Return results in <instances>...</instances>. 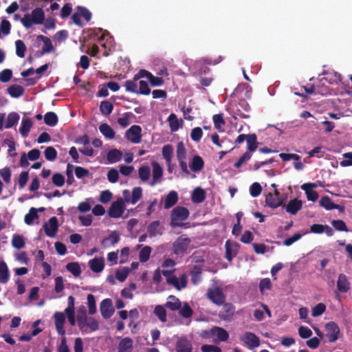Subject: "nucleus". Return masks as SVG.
<instances>
[{"mask_svg":"<svg viewBox=\"0 0 352 352\" xmlns=\"http://www.w3.org/2000/svg\"><path fill=\"white\" fill-rule=\"evenodd\" d=\"M87 303L89 307V314H94L96 312V306L95 297L93 294H89L87 295Z\"/></svg>","mask_w":352,"mask_h":352,"instance_id":"nucleus-56","label":"nucleus"},{"mask_svg":"<svg viewBox=\"0 0 352 352\" xmlns=\"http://www.w3.org/2000/svg\"><path fill=\"white\" fill-rule=\"evenodd\" d=\"M251 157L252 154L250 152H245L234 164V166L236 168H239L243 164L246 163L251 158Z\"/></svg>","mask_w":352,"mask_h":352,"instance_id":"nucleus-58","label":"nucleus"},{"mask_svg":"<svg viewBox=\"0 0 352 352\" xmlns=\"http://www.w3.org/2000/svg\"><path fill=\"white\" fill-rule=\"evenodd\" d=\"M138 176L143 182L149 179L151 176V169L148 166H142L138 169Z\"/></svg>","mask_w":352,"mask_h":352,"instance_id":"nucleus-41","label":"nucleus"},{"mask_svg":"<svg viewBox=\"0 0 352 352\" xmlns=\"http://www.w3.org/2000/svg\"><path fill=\"white\" fill-rule=\"evenodd\" d=\"M190 239L184 236L178 237L173 244V252L177 255L183 254L188 249Z\"/></svg>","mask_w":352,"mask_h":352,"instance_id":"nucleus-5","label":"nucleus"},{"mask_svg":"<svg viewBox=\"0 0 352 352\" xmlns=\"http://www.w3.org/2000/svg\"><path fill=\"white\" fill-rule=\"evenodd\" d=\"M206 296L210 300L219 306L223 305L226 301V296L219 287L209 288L207 291Z\"/></svg>","mask_w":352,"mask_h":352,"instance_id":"nucleus-3","label":"nucleus"},{"mask_svg":"<svg viewBox=\"0 0 352 352\" xmlns=\"http://www.w3.org/2000/svg\"><path fill=\"white\" fill-rule=\"evenodd\" d=\"M173 149L171 145L166 144L162 148V156L167 163H170L173 157Z\"/></svg>","mask_w":352,"mask_h":352,"instance_id":"nucleus-49","label":"nucleus"},{"mask_svg":"<svg viewBox=\"0 0 352 352\" xmlns=\"http://www.w3.org/2000/svg\"><path fill=\"white\" fill-rule=\"evenodd\" d=\"M188 210L182 206H177L171 212L170 226L172 228L182 227L184 223L180 221L187 219L189 217Z\"/></svg>","mask_w":352,"mask_h":352,"instance_id":"nucleus-2","label":"nucleus"},{"mask_svg":"<svg viewBox=\"0 0 352 352\" xmlns=\"http://www.w3.org/2000/svg\"><path fill=\"white\" fill-rule=\"evenodd\" d=\"M320 206L327 210H331L334 209V208H338L336 204L333 203L331 198L329 196H324L321 197L320 201Z\"/></svg>","mask_w":352,"mask_h":352,"instance_id":"nucleus-43","label":"nucleus"},{"mask_svg":"<svg viewBox=\"0 0 352 352\" xmlns=\"http://www.w3.org/2000/svg\"><path fill=\"white\" fill-rule=\"evenodd\" d=\"M52 180V183L58 187L63 186L65 182V177L62 174L58 173H54L53 175Z\"/></svg>","mask_w":352,"mask_h":352,"instance_id":"nucleus-57","label":"nucleus"},{"mask_svg":"<svg viewBox=\"0 0 352 352\" xmlns=\"http://www.w3.org/2000/svg\"><path fill=\"white\" fill-rule=\"evenodd\" d=\"M326 336L329 342H335L338 338L340 330L338 325L334 322H329L325 324Z\"/></svg>","mask_w":352,"mask_h":352,"instance_id":"nucleus-6","label":"nucleus"},{"mask_svg":"<svg viewBox=\"0 0 352 352\" xmlns=\"http://www.w3.org/2000/svg\"><path fill=\"white\" fill-rule=\"evenodd\" d=\"M113 104L109 100L102 101L100 105V111L104 116H109L112 113Z\"/></svg>","mask_w":352,"mask_h":352,"instance_id":"nucleus-39","label":"nucleus"},{"mask_svg":"<svg viewBox=\"0 0 352 352\" xmlns=\"http://www.w3.org/2000/svg\"><path fill=\"white\" fill-rule=\"evenodd\" d=\"M247 149L250 153L256 150L258 147L257 136L255 133L248 134L246 139Z\"/></svg>","mask_w":352,"mask_h":352,"instance_id":"nucleus-31","label":"nucleus"},{"mask_svg":"<svg viewBox=\"0 0 352 352\" xmlns=\"http://www.w3.org/2000/svg\"><path fill=\"white\" fill-rule=\"evenodd\" d=\"M15 46L16 55L20 58H23L27 49L24 42L19 39L15 41Z\"/></svg>","mask_w":352,"mask_h":352,"instance_id":"nucleus-50","label":"nucleus"},{"mask_svg":"<svg viewBox=\"0 0 352 352\" xmlns=\"http://www.w3.org/2000/svg\"><path fill=\"white\" fill-rule=\"evenodd\" d=\"M176 153L177 160H186V150L182 142L177 144Z\"/></svg>","mask_w":352,"mask_h":352,"instance_id":"nucleus-52","label":"nucleus"},{"mask_svg":"<svg viewBox=\"0 0 352 352\" xmlns=\"http://www.w3.org/2000/svg\"><path fill=\"white\" fill-rule=\"evenodd\" d=\"M12 245L17 250L24 248L25 243L23 237L18 234L14 235L12 240Z\"/></svg>","mask_w":352,"mask_h":352,"instance_id":"nucleus-51","label":"nucleus"},{"mask_svg":"<svg viewBox=\"0 0 352 352\" xmlns=\"http://www.w3.org/2000/svg\"><path fill=\"white\" fill-rule=\"evenodd\" d=\"M152 181L150 182L151 186H154L156 184L160 182L163 175V169L160 164L157 162H153L152 164Z\"/></svg>","mask_w":352,"mask_h":352,"instance_id":"nucleus-13","label":"nucleus"},{"mask_svg":"<svg viewBox=\"0 0 352 352\" xmlns=\"http://www.w3.org/2000/svg\"><path fill=\"white\" fill-rule=\"evenodd\" d=\"M266 206L272 208H276L279 206H285L284 199L274 196L272 192H269L265 196Z\"/></svg>","mask_w":352,"mask_h":352,"instance_id":"nucleus-18","label":"nucleus"},{"mask_svg":"<svg viewBox=\"0 0 352 352\" xmlns=\"http://www.w3.org/2000/svg\"><path fill=\"white\" fill-rule=\"evenodd\" d=\"M178 311L179 315L184 318H190L193 314L192 309L187 302H183L180 309Z\"/></svg>","mask_w":352,"mask_h":352,"instance_id":"nucleus-46","label":"nucleus"},{"mask_svg":"<svg viewBox=\"0 0 352 352\" xmlns=\"http://www.w3.org/2000/svg\"><path fill=\"white\" fill-rule=\"evenodd\" d=\"M142 197V189L141 187H135L132 190L130 203L135 204Z\"/></svg>","mask_w":352,"mask_h":352,"instance_id":"nucleus-48","label":"nucleus"},{"mask_svg":"<svg viewBox=\"0 0 352 352\" xmlns=\"http://www.w3.org/2000/svg\"><path fill=\"white\" fill-rule=\"evenodd\" d=\"M206 199V192L201 187H197L191 195L192 201L195 204L202 203Z\"/></svg>","mask_w":352,"mask_h":352,"instance_id":"nucleus-25","label":"nucleus"},{"mask_svg":"<svg viewBox=\"0 0 352 352\" xmlns=\"http://www.w3.org/2000/svg\"><path fill=\"white\" fill-rule=\"evenodd\" d=\"M222 305L223 307L219 314V316L223 320H230L234 314L235 307L230 302H224Z\"/></svg>","mask_w":352,"mask_h":352,"instance_id":"nucleus-12","label":"nucleus"},{"mask_svg":"<svg viewBox=\"0 0 352 352\" xmlns=\"http://www.w3.org/2000/svg\"><path fill=\"white\" fill-rule=\"evenodd\" d=\"M326 310V305L322 302L317 304L312 309L311 315L314 317L321 316Z\"/></svg>","mask_w":352,"mask_h":352,"instance_id":"nucleus-60","label":"nucleus"},{"mask_svg":"<svg viewBox=\"0 0 352 352\" xmlns=\"http://www.w3.org/2000/svg\"><path fill=\"white\" fill-rule=\"evenodd\" d=\"M204 162L203 159L200 156L195 155L192 157L190 167L193 172H198L204 168Z\"/></svg>","mask_w":352,"mask_h":352,"instance_id":"nucleus-35","label":"nucleus"},{"mask_svg":"<svg viewBox=\"0 0 352 352\" xmlns=\"http://www.w3.org/2000/svg\"><path fill=\"white\" fill-rule=\"evenodd\" d=\"M20 118L19 115L16 112H12L8 114L5 127L10 129L17 124Z\"/></svg>","mask_w":352,"mask_h":352,"instance_id":"nucleus-42","label":"nucleus"},{"mask_svg":"<svg viewBox=\"0 0 352 352\" xmlns=\"http://www.w3.org/2000/svg\"><path fill=\"white\" fill-rule=\"evenodd\" d=\"M45 21V12L41 8H36L31 14H25L21 19L25 28H30L33 24H42Z\"/></svg>","mask_w":352,"mask_h":352,"instance_id":"nucleus-1","label":"nucleus"},{"mask_svg":"<svg viewBox=\"0 0 352 352\" xmlns=\"http://www.w3.org/2000/svg\"><path fill=\"white\" fill-rule=\"evenodd\" d=\"M202 352H222L220 347L212 344H204L201 346Z\"/></svg>","mask_w":352,"mask_h":352,"instance_id":"nucleus-64","label":"nucleus"},{"mask_svg":"<svg viewBox=\"0 0 352 352\" xmlns=\"http://www.w3.org/2000/svg\"><path fill=\"white\" fill-rule=\"evenodd\" d=\"M175 350L177 352H192V346L186 337H181L176 342Z\"/></svg>","mask_w":352,"mask_h":352,"instance_id":"nucleus-15","label":"nucleus"},{"mask_svg":"<svg viewBox=\"0 0 352 352\" xmlns=\"http://www.w3.org/2000/svg\"><path fill=\"white\" fill-rule=\"evenodd\" d=\"M302 208V201L298 199H294L289 201L285 206L287 212L295 215Z\"/></svg>","mask_w":352,"mask_h":352,"instance_id":"nucleus-19","label":"nucleus"},{"mask_svg":"<svg viewBox=\"0 0 352 352\" xmlns=\"http://www.w3.org/2000/svg\"><path fill=\"white\" fill-rule=\"evenodd\" d=\"M76 10L79 11L80 16H82L87 22L91 20L92 14L87 8L82 6H78Z\"/></svg>","mask_w":352,"mask_h":352,"instance_id":"nucleus-63","label":"nucleus"},{"mask_svg":"<svg viewBox=\"0 0 352 352\" xmlns=\"http://www.w3.org/2000/svg\"><path fill=\"white\" fill-rule=\"evenodd\" d=\"M337 288L338 290L342 293H346L350 289V283L345 274H340L338 276Z\"/></svg>","mask_w":352,"mask_h":352,"instance_id":"nucleus-22","label":"nucleus"},{"mask_svg":"<svg viewBox=\"0 0 352 352\" xmlns=\"http://www.w3.org/2000/svg\"><path fill=\"white\" fill-rule=\"evenodd\" d=\"M138 80H135L133 78V80H126L124 82V87L126 88V90L129 92L138 94Z\"/></svg>","mask_w":352,"mask_h":352,"instance_id":"nucleus-55","label":"nucleus"},{"mask_svg":"<svg viewBox=\"0 0 352 352\" xmlns=\"http://www.w3.org/2000/svg\"><path fill=\"white\" fill-rule=\"evenodd\" d=\"M133 116V113L131 112H126L125 113L122 117L119 118L118 119V123L122 126V127H126L129 125L130 122L129 119Z\"/></svg>","mask_w":352,"mask_h":352,"instance_id":"nucleus-61","label":"nucleus"},{"mask_svg":"<svg viewBox=\"0 0 352 352\" xmlns=\"http://www.w3.org/2000/svg\"><path fill=\"white\" fill-rule=\"evenodd\" d=\"M168 121L169 122V126L170 131L172 132L176 131L179 129V122L177 118V116L175 113H171L168 118Z\"/></svg>","mask_w":352,"mask_h":352,"instance_id":"nucleus-54","label":"nucleus"},{"mask_svg":"<svg viewBox=\"0 0 352 352\" xmlns=\"http://www.w3.org/2000/svg\"><path fill=\"white\" fill-rule=\"evenodd\" d=\"M166 283L174 286L177 290H181L187 286V277L184 274L179 278L173 275L170 278H166Z\"/></svg>","mask_w":352,"mask_h":352,"instance_id":"nucleus-11","label":"nucleus"},{"mask_svg":"<svg viewBox=\"0 0 352 352\" xmlns=\"http://www.w3.org/2000/svg\"><path fill=\"white\" fill-rule=\"evenodd\" d=\"M37 39L43 42V46L41 51V56L47 53H50L54 50L52 41L48 37L43 35H39L37 36Z\"/></svg>","mask_w":352,"mask_h":352,"instance_id":"nucleus-24","label":"nucleus"},{"mask_svg":"<svg viewBox=\"0 0 352 352\" xmlns=\"http://www.w3.org/2000/svg\"><path fill=\"white\" fill-rule=\"evenodd\" d=\"M8 93L10 95L12 98H19L24 94V89L22 86L19 85H10L8 89Z\"/></svg>","mask_w":352,"mask_h":352,"instance_id":"nucleus-32","label":"nucleus"},{"mask_svg":"<svg viewBox=\"0 0 352 352\" xmlns=\"http://www.w3.org/2000/svg\"><path fill=\"white\" fill-rule=\"evenodd\" d=\"M241 340L247 344L248 349H253L260 346V338L254 333L246 332Z\"/></svg>","mask_w":352,"mask_h":352,"instance_id":"nucleus-10","label":"nucleus"},{"mask_svg":"<svg viewBox=\"0 0 352 352\" xmlns=\"http://www.w3.org/2000/svg\"><path fill=\"white\" fill-rule=\"evenodd\" d=\"M178 199V194L176 191H170L164 198V208L165 209L170 208L177 204Z\"/></svg>","mask_w":352,"mask_h":352,"instance_id":"nucleus-23","label":"nucleus"},{"mask_svg":"<svg viewBox=\"0 0 352 352\" xmlns=\"http://www.w3.org/2000/svg\"><path fill=\"white\" fill-rule=\"evenodd\" d=\"M125 210V205L122 198H118L116 201H113L109 210L108 214L111 218H119L124 213Z\"/></svg>","mask_w":352,"mask_h":352,"instance_id":"nucleus-4","label":"nucleus"},{"mask_svg":"<svg viewBox=\"0 0 352 352\" xmlns=\"http://www.w3.org/2000/svg\"><path fill=\"white\" fill-rule=\"evenodd\" d=\"M133 349V341L130 338H123L118 346V352H131Z\"/></svg>","mask_w":352,"mask_h":352,"instance_id":"nucleus-29","label":"nucleus"},{"mask_svg":"<svg viewBox=\"0 0 352 352\" xmlns=\"http://www.w3.org/2000/svg\"><path fill=\"white\" fill-rule=\"evenodd\" d=\"M10 273L7 264L4 261L0 262V282L6 283L9 280Z\"/></svg>","mask_w":352,"mask_h":352,"instance_id":"nucleus-34","label":"nucleus"},{"mask_svg":"<svg viewBox=\"0 0 352 352\" xmlns=\"http://www.w3.org/2000/svg\"><path fill=\"white\" fill-rule=\"evenodd\" d=\"M261 191L262 187L259 183L254 182L250 186V192L252 197H258L261 193Z\"/></svg>","mask_w":352,"mask_h":352,"instance_id":"nucleus-62","label":"nucleus"},{"mask_svg":"<svg viewBox=\"0 0 352 352\" xmlns=\"http://www.w3.org/2000/svg\"><path fill=\"white\" fill-rule=\"evenodd\" d=\"M58 118L54 112L49 111L44 116V122L48 126H54L58 123Z\"/></svg>","mask_w":352,"mask_h":352,"instance_id":"nucleus-37","label":"nucleus"},{"mask_svg":"<svg viewBox=\"0 0 352 352\" xmlns=\"http://www.w3.org/2000/svg\"><path fill=\"white\" fill-rule=\"evenodd\" d=\"M316 187V185L314 183H306L301 186V188L305 192L309 201H315L318 199V192L313 190Z\"/></svg>","mask_w":352,"mask_h":352,"instance_id":"nucleus-16","label":"nucleus"},{"mask_svg":"<svg viewBox=\"0 0 352 352\" xmlns=\"http://www.w3.org/2000/svg\"><path fill=\"white\" fill-rule=\"evenodd\" d=\"M147 232L150 237L155 236L157 234H162V231L160 227V221H154L151 222L147 227Z\"/></svg>","mask_w":352,"mask_h":352,"instance_id":"nucleus-28","label":"nucleus"},{"mask_svg":"<svg viewBox=\"0 0 352 352\" xmlns=\"http://www.w3.org/2000/svg\"><path fill=\"white\" fill-rule=\"evenodd\" d=\"M32 126V122L31 119L28 118H23L21 126L19 128V132L23 138H25L28 135Z\"/></svg>","mask_w":352,"mask_h":352,"instance_id":"nucleus-30","label":"nucleus"},{"mask_svg":"<svg viewBox=\"0 0 352 352\" xmlns=\"http://www.w3.org/2000/svg\"><path fill=\"white\" fill-rule=\"evenodd\" d=\"M120 239V235L119 232L115 230L101 241V245L104 248L113 246L119 242Z\"/></svg>","mask_w":352,"mask_h":352,"instance_id":"nucleus-14","label":"nucleus"},{"mask_svg":"<svg viewBox=\"0 0 352 352\" xmlns=\"http://www.w3.org/2000/svg\"><path fill=\"white\" fill-rule=\"evenodd\" d=\"M239 245L236 243H230L229 241L226 242V254L225 258L231 261L232 258L236 255L239 250Z\"/></svg>","mask_w":352,"mask_h":352,"instance_id":"nucleus-20","label":"nucleus"},{"mask_svg":"<svg viewBox=\"0 0 352 352\" xmlns=\"http://www.w3.org/2000/svg\"><path fill=\"white\" fill-rule=\"evenodd\" d=\"M153 313L161 322H165L167 320V318H166L167 314H166V311L165 309L164 306H162V305L155 306Z\"/></svg>","mask_w":352,"mask_h":352,"instance_id":"nucleus-44","label":"nucleus"},{"mask_svg":"<svg viewBox=\"0 0 352 352\" xmlns=\"http://www.w3.org/2000/svg\"><path fill=\"white\" fill-rule=\"evenodd\" d=\"M89 265L94 272H101L104 267V260L102 258H94L89 261Z\"/></svg>","mask_w":352,"mask_h":352,"instance_id":"nucleus-26","label":"nucleus"},{"mask_svg":"<svg viewBox=\"0 0 352 352\" xmlns=\"http://www.w3.org/2000/svg\"><path fill=\"white\" fill-rule=\"evenodd\" d=\"M100 133L107 138L113 139L115 137V132L111 126L106 123L102 124L99 126Z\"/></svg>","mask_w":352,"mask_h":352,"instance_id":"nucleus-38","label":"nucleus"},{"mask_svg":"<svg viewBox=\"0 0 352 352\" xmlns=\"http://www.w3.org/2000/svg\"><path fill=\"white\" fill-rule=\"evenodd\" d=\"M141 131L140 126L133 125L126 131V138L132 143L138 144L141 141Z\"/></svg>","mask_w":352,"mask_h":352,"instance_id":"nucleus-7","label":"nucleus"},{"mask_svg":"<svg viewBox=\"0 0 352 352\" xmlns=\"http://www.w3.org/2000/svg\"><path fill=\"white\" fill-rule=\"evenodd\" d=\"M151 248L150 246H144L139 253V260L141 263L146 262L149 258L151 253Z\"/></svg>","mask_w":352,"mask_h":352,"instance_id":"nucleus-47","label":"nucleus"},{"mask_svg":"<svg viewBox=\"0 0 352 352\" xmlns=\"http://www.w3.org/2000/svg\"><path fill=\"white\" fill-rule=\"evenodd\" d=\"M54 320H55V326L58 333L62 336L65 334V331L64 329V324L65 321V317L63 313L62 312H56L54 315Z\"/></svg>","mask_w":352,"mask_h":352,"instance_id":"nucleus-17","label":"nucleus"},{"mask_svg":"<svg viewBox=\"0 0 352 352\" xmlns=\"http://www.w3.org/2000/svg\"><path fill=\"white\" fill-rule=\"evenodd\" d=\"M66 270L74 276H79L82 272L80 266L78 262H71L66 265Z\"/></svg>","mask_w":352,"mask_h":352,"instance_id":"nucleus-40","label":"nucleus"},{"mask_svg":"<svg viewBox=\"0 0 352 352\" xmlns=\"http://www.w3.org/2000/svg\"><path fill=\"white\" fill-rule=\"evenodd\" d=\"M43 227L47 236L54 237L58 230V219L56 217H52L48 223H45Z\"/></svg>","mask_w":352,"mask_h":352,"instance_id":"nucleus-8","label":"nucleus"},{"mask_svg":"<svg viewBox=\"0 0 352 352\" xmlns=\"http://www.w3.org/2000/svg\"><path fill=\"white\" fill-rule=\"evenodd\" d=\"M122 156V153L121 151L116 148L111 149L107 155V159L108 162L111 164L116 163L119 162Z\"/></svg>","mask_w":352,"mask_h":352,"instance_id":"nucleus-33","label":"nucleus"},{"mask_svg":"<svg viewBox=\"0 0 352 352\" xmlns=\"http://www.w3.org/2000/svg\"><path fill=\"white\" fill-rule=\"evenodd\" d=\"M38 218V210L35 208H31L29 212L25 215L24 221L26 224L31 225Z\"/></svg>","mask_w":352,"mask_h":352,"instance_id":"nucleus-45","label":"nucleus"},{"mask_svg":"<svg viewBox=\"0 0 352 352\" xmlns=\"http://www.w3.org/2000/svg\"><path fill=\"white\" fill-rule=\"evenodd\" d=\"M217 336L219 341L225 342L229 338L228 331L222 327H214V337Z\"/></svg>","mask_w":352,"mask_h":352,"instance_id":"nucleus-36","label":"nucleus"},{"mask_svg":"<svg viewBox=\"0 0 352 352\" xmlns=\"http://www.w3.org/2000/svg\"><path fill=\"white\" fill-rule=\"evenodd\" d=\"M182 305V302L180 300L173 295H170L164 304V307L171 311H178L180 309Z\"/></svg>","mask_w":352,"mask_h":352,"instance_id":"nucleus-21","label":"nucleus"},{"mask_svg":"<svg viewBox=\"0 0 352 352\" xmlns=\"http://www.w3.org/2000/svg\"><path fill=\"white\" fill-rule=\"evenodd\" d=\"M202 135L203 131L200 127H195L192 129L190 138L194 142H199L201 140Z\"/></svg>","mask_w":352,"mask_h":352,"instance_id":"nucleus-59","label":"nucleus"},{"mask_svg":"<svg viewBox=\"0 0 352 352\" xmlns=\"http://www.w3.org/2000/svg\"><path fill=\"white\" fill-rule=\"evenodd\" d=\"M202 267L199 265H194L190 272L192 284L197 285L201 280Z\"/></svg>","mask_w":352,"mask_h":352,"instance_id":"nucleus-27","label":"nucleus"},{"mask_svg":"<svg viewBox=\"0 0 352 352\" xmlns=\"http://www.w3.org/2000/svg\"><path fill=\"white\" fill-rule=\"evenodd\" d=\"M100 310L101 315L104 319L110 318L115 311L111 300L110 298H105L102 300L100 305Z\"/></svg>","mask_w":352,"mask_h":352,"instance_id":"nucleus-9","label":"nucleus"},{"mask_svg":"<svg viewBox=\"0 0 352 352\" xmlns=\"http://www.w3.org/2000/svg\"><path fill=\"white\" fill-rule=\"evenodd\" d=\"M45 157L48 161H54L57 157V151L52 146H47L44 152Z\"/></svg>","mask_w":352,"mask_h":352,"instance_id":"nucleus-53","label":"nucleus"}]
</instances>
